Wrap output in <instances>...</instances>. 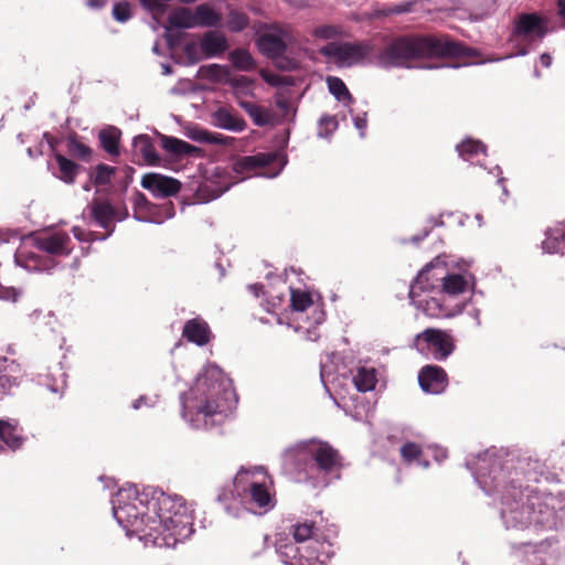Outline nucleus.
<instances>
[{"label":"nucleus","mask_w":565,"mask_h":565,"mask_svg":"<svg viewBox=\"0 0 565 565\" xmlns=\"http://www.w3.org/2000/svg\"><path fill=\"white\" fill-rule=\"evenodd\" d=\"M466 467L488 495H497L500 518L507 531L531 533L552 530L565 514V493H552L530 486L523 487L519 472L508 470L502 459L491 450L478 455Z\"/></svg>","instance_id":"f257e3e1"},{"label":"nucleus","mask_w":565,"mask_h":565,"mask_svg":"<svg viewBox=\"0 0 565 565\" xmlns=\"http://www.w3.org/2000/svg\"><path fill=\"white\" fill-rule=\"evenodd\" d=\"M113 513L126 534L138 536L146 546L174 547L193 532V508L183 497L157 488L120 489L113 500Z\"/></svg>","instance_id":"f03ea898"},{"label":"nucleus","mask_w":565,"mask_h":565,"mask_svg":"<svg viewBox=\"0 0 565 565\" xmlns=\"http://www.w3.org/2000/svg\"><path fill=\"white\" fill-rule=\"evenodd\" d=\"M180 399L184 420L192 428L210 429L222 424L236 403V394L231 379L217 365L207 364Z\"/></svg>","instance_id":"7ed1b4c3"},{"label":"nucleus","mask_w":565,"mask_h":565,"mask_svg":"<svg viewBox=\"0 0 565 565\" xmlns=\"http://www.w3.org/2000/svg\"><path fill=\"white\" fill-rule=\"evenodd\" d=\"M342 458L330 444L310 439L287 448L281 455L282 472L299 483L322 489L340 478Z\"/></svg>","instance_id":"20e7f679"},{"label":"nucleus","mask_w":565,"mask_h":565,"mask_svg":"<svg viewBox=\"0 0 565 565\" xmlns=\"http://www.w3.org/2000/svg\"><path fill=\"white\" fill-rule=\"evenodd\" d=\"M472 50L463 43L446 36H399L387 44L379 54L374 53V63L382 68L408 67L412 60L424 57L470 56Z\"/></svg>","instance_id":"39448f33"},{"label":"nucleus","mask_w":565,"mask_h":565,"mask_svg":"<svg viewBox=\"0 0 565 565\" xmlns=\"http://www.w3.org/2000/svg\"><path fill=\"white\" fill-rule=\"evenodd\" d=\"M273 481L263 467L242 468L233 480V490L222 489L217 501L224 505L226 513L238 518L244 511L242 503L268 512L276 504L271 491Z\"/></svg>","instance_id":"423d86ee"},{"label":"nucleus","mask_w":565,"mask_h":565,"mask_svg":"<svg viewBox=\"0 0 565 565\" xmlns=\"http://www.w3.org/2000/svg\"><path fill=\"white\" fill-rule=\"evenodd\" d=\"M32 247L24 242L14 254L15 263L29 271L51 273L58 266L56 257L68 256L73 250L70 235L62 231H46L31 235Z\"/></svg>","instance_id":"0eeeda50"},{"label":"nucleus","mask_w":565,"mask_h":565,"mask_svg":"<svg viewBox=\"0 0 565 565\" xmlns=\"http://www.w3.org/2000/svg\"><path fill=\"white\" fill-rule=\"evenodd\" d=\"M337 531L331 530L327 539L313 540L306 547L299 546L291 541L279 542L277 544V554L285 565H326L334 555L331 536H335Z\"/></svg>","instance_id":"6e6552de"},{"label":"nucleus","mask_w":565,"mask_h":565,"mask_svg":"<svg viewBox=\"0 0 565 565\" xmlns=\"http://www.w3.org/2000/svg\"><path fill=\"white\" fill-rule=\"evenodd\" d=\"M375 45L371 40L355 42H329L320 49L329 62L341 68L374 63Z\"/></svg>","instance_id":"1a4fd4ad"},{"label":"nucleus","mask_w":565,"mask_h":565,"mask_svg":"<svg viewBox=\"0 0 565 565\" xmlns=\"http://www.w3.org/2000/svg\"><path fill=\"white\" fill-rule=\"evenodd\" d=\"M414 348L428 360L445 361L455 350L452 338L445 331L427 328L414 338Z\"/></svg>","instance_id":"9d476101"},{"label":"nucleus","mask_w":565,"mask_h":565,"mask_svg":"<svg viewBox=\"0 0 565 565\" xmlns=\"http://www.w3.org/2000/svg\"><path fill=\"white\" fill-rule=\"evenodd\" d=\"M409 299L417 309L430 318H451L465 309L463 303L447 300L446 296H439L437 290L434 292L420 291V295L409 292Z\"/></svg>","instance_id":"9b49d317"},{"label":"nucleus","mask_w":565,"mask_h":565,"mask_svg":"<svg viewBox=\"0 0 565 565\" xmlns=\"http://www.w3.org/2000/svg\"><path fill=\"white\" fill-rule=\"evenodd\" d=\"M90 216L94 223L106 230L107 233L104 235H98L92 231H85L78 226H74L72 232L76 239L81 242H94V241H104L106 239L110 233L113 232V222H114V210L111 205L107 202H94L90 205Z\"/></svg>","instance_id":"f8f14e48"},{"label":"nucleus","mask_w":565,"mask_h":565,"mask_svg":"<svg viewBox=\"0 0 565 565\" xmlns=\"http://www.w3.org/2000/svg\"><path fill=\"white\" fill-rule=\"evenodd\" d=\"M446 268V265L438 258L431 260L416 276L409 288L411 294L420 295V291L434 292L440 289Z\"/></svg>","instance_id":"ddd939ff"},{"label":"nucleus","mask_w":565,"mask_h":565,"mask_svg":"<svg viewBox=\"0 0 565 565\" xmlns=\"http://www.w3.org/2000/svg\"><path fill=\"white\" fill-rule=\"evenodd\" d=\"M287 159L284 153L279 151L258 152L253 156H246L235 162L234 170L238 173L249 172L256 168L269 167L275 164L277 168L269 177H276L286 166Z\"/></svg>","instance_id":"4468645a"},{"label":"nucleus","mask_w":565,"mask_h":565,"mask_svg":"<svg viewBox=\"0 0 565 565\" xmlns=\"http://www.w3.org/2000/svg\"><path fill=\"white\" fill-rule=\"evenodd\" d=\"M287 40H289V35L286 31L278 25H270L258 36L257 46L265 56L277 58L285 53Z\"/></svg>","instance_id":"2eb2a0df"},{"label":"nucleus","mask_w":565,"mask_h":565,"mask_svg":"<svg viewBox=\"0 0 565 565\" xmlns=\"http://www.w3.org/2000/svg\"><path fill=\"white\" fill-rule=\"evenodd\" d=\"M141 186L157 198H167L177 194L181 183L174 178L150 172L142 175Z\"/></svg>","instance_id":"dca6fc26"},{"label":"nucleus","mask_w":565,"mask_h":565,"mask_svg":"<svg viewBox=\"0 0 565 565\" xmlns=\"http://www.w3.org/2000/svg\"><path fill=\"white\" fill-rule=\"evenodd\" d=\"M418 383L425 393L440 394L446 390L448 379L441 366L426 365L418 373Z\"/></svg>","instance_id":"f3484780"},{"label":"nucleus","mask_w":565,"mask_h":565,"mask_svg":"<svg viewBox=\"0 0 565 565\" xmlns=\"http://www.w3.org/2000/svg\"><path fill=\"white\" fill-rule=\"evenodd\" d=\"M23 380V372L15 361L0 356V397L10 395Z\"/></svg>","instance_id":"a211bd4d"},{"label":"nucleus","mask_w":565,"mask_h":565,"mask_svg":"<svg viewBox=\"0 0 565 565\" xmlns=\"http://www.w3.org/2000/svg\"><path fill=\"white\" fill-rule=\"evenodd\" d=\"M514 31L521 36L542 40L547 33V21L537 13H523L519 17Z\"/></svg>","instance_id":"6ab92c4d"},{"label":"nucleus","mask_w":565,"mask_h":565,"mask_svg":"<svg viewBox=\"0 0 565 565\" xmlns=\"http://www.w3.org/2000/svg\"><path fill=\"white\" fill-rule=\"evenodd\" d=\"M475 287V277L471 274L448 273L446 269L445 279L440 289L437 290L439 296L454 297L463 294L469 288Z\"/></svg>","instance_id":"aec40b11"},{"label":"nucleus","mask_w":565,"mask_h":565,"mask_svg":"<svg viewBox=\"0 0 565 565\" xmlns=\"http://www.w3.org/2000/svg\"><path fill=\"white\" fill-rule=\"evenodd\" d=\"M227 47L225 35L216 31L206 32L200 41V50L205 58L220 56Z\"/></svg>","instance_id":"412c9836"},{"label":"nucleus","mask_w":565,"mask_h":565,"mask_svg":"<svg viewBox=\"0 0 565 565\" xmlns=\"http://www.w3.org/2000/svg\"><path fill=\"white\" fill-rule=\"evenodd\" d=\"M182 334L188 341L203 347L210 341L211 331L204 320L194 318L186 321Z\"/></svg>","instance_id":"4be33fe9"},{"label":"nucleus","mask_w":565,"mask_h":565,"mask_svg":"<svg viewBox=\"0 0 565 565\" xmlns=\"http://www.w3.org/2000/svg\"><path fill=\"white\" fill-rule=\"evenodd\" d=\"M161 147L175 158L196 157L201 149L175 137L162 136Z\"/></svg>","instance_id":"5701e85b"},{"label":"nucleus","mask_w":565,"mask_h":565,"mask_svg":"<svg viewBox=\"0 0 565 565\" xmlns=\"http://www.w3.org/2000/svg\"><path fill=\"white\" fill-rule=\"evenodd\" d=\"M212 119L216 127L224 130L241 132L246 128L245 120L225 107L217 108L212 114Z\"/></svg>","instance_id":"b1692460"},{"label":"nucleus","mask_w":565,"mask_h":565,"mask_svg":"<svg viewBox=\"0 0 565 565\" xmlns=\"http://www.w3.org/2000/svg\"><path fill=\"white\" fill-rule=\"evenodd\" d=\"M565 249V221L555 227L547 228L545 239L542 242L544 254H558Z\"/></svg>","instance_id":"393cba45"},{"label":"nucleus","mask_w":565,"mask_h":565,"mask_svg":"<svg viewBox=\"0 0 565 565\" xmlns=\"http://www.w3.org/2000/svg\"><path fill=\"white\" fill-rule=\"evenodd\" d=\"M132 147L136 154L140 156L148 166H157L160 157L156 147L148 135H138L132 140Z\"/></svg>","instance_id":"a878e982"},{"label":"nucleus","mask_w":565,"mask_h":565,"mask_svg":"<svg viewBox=\"0 0 565 565\" xmlns=\"http://www.w3.org/2000/svg\"><path fill=\"white\" fill-rule=\"evenodd\" d=\"M194 26L215 28L221 24L222 15L209 4H199L193 11Z\"/></svg>","instance_id":"bb28decb"},{"label":"nucleus","mask_w":565,"mask_h":565,"mask_svg":"<svg viewBox=\"0 0 565 565\" xmlns=\"http://www.w3.org/2000/svg\"><path fill=\"white\" fill-rule=\"evenodd\" d=\"M377 374L374 367L361 366L353 376V384L359 392L366 393L375 388Z\"/></svg>","instance_id":"cd10ccee"},{"label":"nucleus","mask_w":565,"mask_h":565,"mask_svg":"<svg viewBox=\"0 0 565 565\" xmlns=\"http://www.w3.org/2000/svg\"><path fill=\"white\" fill-rule=\"evenodd\" d=\"M457 151L463 160L470 161L472 163L478 159L480 154H487L486 146L481 141L473 139L463 140L460 145L457 146Z\"/></svg>","instance_id":"c85d7f7f"},{"label":"nucleus","mask_w":565,"mask_h":565,"mask_svg":"<svg viewBox=\"0 0 565 565\" xmlns=\"http://www.w3.org/2000/svg\"><path fill=\"white\" fill-rule=\"evenodd\" d=\"M55 160L58 166V172L55 177L67 184L74 183L79 168L78 164L60 153L55 154Z\"/></svg>","instance_id":"c756f323"},{"label":"nucleus","mask_w":565,"mask_h":565,"mask_svg":"<svg viewBox=\"0 0 565 565\" xmlns=\"http://www.w3.org/2000/svg\"><path fill=\"white\" fill-rule=\"evenodd\" d=\"M168 22L171 28L175 29H193L194 18L193 11L189 8L180 7L170 12Z\"/></svg>","instance_id":"7c9ffc66"},{"label":"nucleus","mask_w":565,"mask_h":565,"mask_svg":"<svg viewBox=\"0 0 565 565\" xmlns=\"http://www.w3.org/2000/svg\"><path fill=\"white\" fill-rule=\"evenodd\" d=\"M0 440L11 450L20 448L23 443L18 427L6 420H0Z\"/></svg>","instance_id":"2f4dec72"},{"label":"nucleus","mask_w":565,"mask_h":565,"mask_svg":"<svg viewBox=\"0 0 565 565\" xmlns=\"http://www.w3.org/2000/svg\"><path fill=\"white\" fill-rule=\"evenodd\" d=\"M238 105L248 114L256 126L264 127L270 122L269 111L262 106L246 100H239Z\"/></svg>","instance_id":"473e14b6"},{"label":"nucleus","mask_w":565,"mask_h":565,"mask_svg":"<svg viewBox=\"0 0 565 565\" xmlns=\"http://www.w3.org/2000/svg\"><path fill=\"white\" fill-rule=\"evenodd\" d=\"M328 89L338 102L343 103L345 106L353 102V97L349 92L344 82L337 76L327 77Z\"/></svg>","instance_id":"72a5a7b5"},{"label":"nucleus","mask_w":565,"mask_h":565,"mask_svg":"<svg viewBox=\"0 0 565 565\" xmlns=\"http://www.w3.org/2000/svg\"><path fill=\"white\" fill-rule=\"evenodd\" d=\"M120 131L115 127H109L99 132V141L103 149L111 156L119 154Z\"/></svg>","instance_id":"f704fd0d"},{"label":"nucleus","mask_w":565,"mask_h":565,"mask_svg":"<svg viewBox=\"0 0 565 565\" xmlns=\"http://www.w3.org/2000/svg\"><path fill=\"white\" fill-rule=\"evenodd\" d=\"M401 456L404 461L412 463L416 461L419 466L427 468L429 466L427 460H420L423 454L422 448L418 444L407 441L401 447Z\"/></svg>","instance_id":"c9c22d12"},{"label":"nucleus","mask_w":565,"mask_h":565,"mask_svg":"<svg viewBox=\"0 0 565 565\" xmlns=\"http://www.w3.org/2000/svg\"><path fill=\"white\" fill-rule=\"evenodd\" d=\"M232 65L242 71H250L255 66V62L248 51L236 49L228 54Z\"/></svg>","instance_id":"e433bc0d"},{"label":"nucleus","mask_w":565,"mask_h":565,"mask_svg":"<svg viewBox=\"0 0 565 565\" xmlns=\"http://www.w3.org/2000/svg\"><path fill=\"white\" fill-rule=\"evenodd\" d=\"M116 172V168L100 163L96 166L94 172L90 174L92 181L95 185H107Z\"/></svg>","instance_id":"4c0bfd02"},{"label":"nucleus","mask_w":565,"mask_h":565,"mask_svg":"<svg viewBox=\"0 0 565 565\" xmlns=\"http://www.w3.org/2000/svg\"><path fill=\"white\" fill-rule=\"evenodd\" d=\"M292 536L298 544L309 541L308 545H310L313 540H319L313 532L312 524L308 522L295 524L292 526Z\"/></svg>","instance_id":"58836bf2"},{"label":"nucleus","mask_w":565,"mask_h":565,"mask_svg":"<svg viewBox=\"0 0 565 565\" xmlns=\"http://www.w3.org/2000/svg\"><path fill=\"white\" fill-rule=\"evenodd\" d=\"M290 302L295 311H305L312 305V298L309 292L290 288Z\"/></svg>","instance_id":"ea45409f"},{"label":"nucleus","mask_w":565,"mask_h":565,"mask_svg":"<svg viewBox=\"0 0 565 565\" xmlns=\"http://www.w3.org/2000/svg\"><path fill=\"white\" fill-rule=\"evenodd\" d=\"M249 19L247 14L237 10L228 12L227 29L232 32H241L248 26Z\"/></svg>","instance_id":"a19ab883"},{"label":"nucleus","mask_w":565,"mask_h":565,"mask_svg":"<svg viewBox=\"0 0 565 565\" xmlns=\"http://www.w3.org/2000/svg\"><path fill=\"white\" fill-rule=\"evenodd\" d=\"M67 150L72 156L82 160H88L92 154L90 148L75 138L68 140Z\"/></svg>","instance_id":"79ce46f5"},{"label":"nucleus","mask_w":565,"mask_h":565,"mask_svg":"<svg viewBox=\"0 0 565 565\" xmlns=\"http://www.w3.org/2000/svg\"><path fill=\"white\" fill-rule=\"evenodd\" d=\"M343 29L338 25H320L313 30V35L322 40H331L342 36Z\"/></svg>","instance_id":"37998d69"},{"label":"nucleus","mask_w":565,"mask_h":565,"mask_svg":"<svg viewBox=\"0 0 565 565\" xmlns=\"http://www.w3.org/2000/svg\"><path fill=\"white\" fill-rule=\"evenodd\" d=\"M338 128V121L334 116H322L319 120L318 136L328 138Z\"/></svg>","instance_id":"c03bdc74"},{"label":"nucleus","mask_w":565,"mask_h":565,"mask_svg":"<svg viewBox=\"0 0 565 565\" xmlns=\"http://www.w3.org/2000/svg\"><path fill=\"white\" fill-rule=\"evenodd\" d=\"M113 17L118 22H127L131 18V7L128 2H117L113 7Z\"/></svg>","instance_id":"a18cd8bd"},{"label":"nucleus","mask_w":565,"mask_h":565,"mask_svg":"<svg viewBox=\"0 0 565 565\" xmlns=\"http://www.w3.org/2000/svg\"><path fill=\"white\" fill-rule=\"evenodd\" d=\"M42 384L45 385L47 390L51 391L52 393L62 395L66 387L65 373L61 372L60 379L53 380V383H50L49 379L46 377V380Z\"/></svg>","instance_id":"49530a36"},{"label":"nucleus","mask_w":565,"mask_h":565,"mask_svg":"<svg viewBox=\"0 0 565 565\" xmlns=\"http://www.w3.org/2000/svg\"><path fill=\"white\" fill-rule=\"evenodd\" d=\"M142 4L153 13H162L166 11L171 0H140Z\"/></svg>","instance_id":"de8ad7c7"},{"label":"nucleus","mask_w":565,"mask_h":565,"mask_svg":"<svg viewBox=\"0 0 565 565\" xmlns=\"http://www.w3.org/2000/svg\"><path fill=\"white\" fill-rule=\"evenodd\" d=\"M21 296V291L13 287H6L0 284V299L17 301Z\"/></svg>","instance_id":"09e8293b"},{"label":"nucleus","mask_w":565,"mask_h":565,"mask_svg":"<svg viewBox=\"0 0 565 565\" xmlns=\"http://www.w3.org/2000/svg\"><path fill=\"white\" fill-rule=\"evenodd\" d=\"M232 85L234 87L236 98H239L238 87L245 88L246 93H250L252 81L246 76H239L233 79Z\"/></svg>","instance_id":"8fccbe9b"},{"label":"nucleus","mask_w":565,"mask_h":565,"mask_svg":"<svg viewBox=\"0 0 565 565\" xmlns=\"http://www.w3.org/2000/svg\"><path fill=\"white\" fill-rule=\"evenodd\" d=\"M353 124L355 128L360 131V136L363 138L365 136L366 129V114L353 116Z\"/></svg>","instance_id":"3c124183"},{"label":"nucleus","mask_w":565,"mask_h":565,"mask_svg":"<svg viewBox=\"0 0 565 565\" xmlns=\"http://www.w3.org/2000/svg\"><path fill=\"white\" fill-rule=\"evenodd\" d=\"M227 139H228V137H226L222 134L209 131V137L206 139V142L212 143V145H227Z\"/></svg>","instance_id":"603ef678"},{"label":"nucleus","mask_w":565,"mask_h":565,"mask_svg":"<svg viewBox=\"0 0 565 565\" xmlns=\"http://www.w3.org/2000/svg\"><path fill=\"white\" fill-rule=\"evenodd\" d=\"M18 233L11 230L0 228V244L9 243L11 239L17 238Z\"/></svg>","instance_id":"864d4df0"},{"label":"nucleus","mask_w":565,"mask_h":565,"mask_svg":"<svg viewBox=\"0 0 565 565\" xmlns=\"http://www.w3.org/2000/svg\"><path fill=\"white\" fill-rule=\"evenodd\" d=\"M209 137L207 130H196L191 135V138L193 140L200 141V142H206V139Z\"/></svg>","instance_id":"5fc2aeb1"},{"label":"nucleus","mask_w":565,"mask_h":565,"mask_svg":"<svg viewBox=\"0 0 565 565\" xmlns=\"http://www.w3.org/2000/svg\"><path fill=\"white\" fill-rule=\"evenodd\" d=\"M434 457L437 461H443L444 459L447 458V451L446 449L444 448H440V447H435L434 449Z\"/></svg>","instance_id":"6e6d98bb"},{"label":"nucleus","mask_w":565,"mask_h":565,"mask_svg":"<svg viewBox=\"0 0 565 565\" xmlns=\"http://www.w3.org/2000/svg\"><path fill=\"white\" fill-rule=\"evenodd\" d=\"M248 289L256 296L258 297L262 292H263V289H264V286L262 284H253V285H249L248 286Z\"/></svg>","instance_id":"4d7b16f0"},{"label":"nucleus","mask_w":565,"mask_h":565,"mask_svg":"<svg viewBox=\"0 0 565 565\" xmlns=\"http://www.w3.org/2000/svg\"><path fill=\"white\" fill-rule=\"evenodd\" d=\"M558 14L565 23V0H557Z\"/></svg>","instance_id":"13d9d810"},{"label":"nucleus","mask_w":565,"mask_h":565,"mask_svg":"<svg viewBox=\"0 0 565 565\" xmlns=\"http://www.w3.org/2000/svg\"><path fill=\"white\" fill-rule=\"evenodd\" d=\"M541 64L545 67H548L552 64V57L550 54L544 53L540 56Z\"/></svg>","instance_id":"bf43d9fd"},{"label":"nucleus","mask_w":565,"mask_h":565,"mask_svg":"<svg viewBox=\"0 0 565 565\" xmlns=\"http://www.w3.org/2000/svg\"><path fill=\"white\" fill-rule=\"evenodd\" d=\"M324 320V312L322 310H315V322L316 324L322 323Z\"/></svg>","instance_id":"052dcab7"},{"label":"nucleus","mask_w":565,"mask_h":565,"mask_svg":"<svg viewBox=\"0 0 565 565\" xmlns=\"http://www.w3.org/2000/svg\"><path fill=\"white\" fill-rule=\"evenodd\" d=\"M146 403V396H140L132 403V408L139 409Z\"/></svg>","instance_id":"680f3d73"},{"label":"nucleus","mask_w":565,"mask_h":565,"mask_svg":"<svg viewBox=\"0 0 565 565\" xmlns=\"http://www.w3.org/2000/svg\"><path fill=\"white\" fill-rule=\"evenodd\" d=\"M195 51V44L193 43H189L185 45L184 47V53L188 55V56H191L192 53Z\"/></svg>","instance_id":"e2e57ef3"},{"label":"nucleus","mask_w":565,"mask_h":565,"mask_svg":"<svg viewBox=\"0 0 565 565\" xmlns=\"http://www.w3.org/2000/svg\"><path fill=\"white\" fill-rule=\"evenodd\" d=\"M428 234H429V231H427V230H426V231L423 233V235H420V236H413V237H412V242H413V243H419V242H420V241H423L425 237H427V236H428Z\"/></svg>","instance_id":"0e129e2a"},{"label":"nucleus","mask_w":565,"mask_h":565,"mask_svg":"<svg viewBox=\"0 0 565 565\" xmlns=\"http://www.w3.org/2000/svg\"><path fill=\"white\" fill-rule=\"evenodd\" d=\"M493 170H495V171H497V174H498V177H499V178H498V183H499V184H503V182H504V178H503V177H501L502 171H501L500 167H498V166H497V167H494V169H493Z\"/></svg>","instance_id":"69168bd1"},{"label":"nucleus","mask_w":565,"mask_h":565,"mask_svg":"<svg viewBox=\"0 0 565 565\" xmlns=\"http://www.w3.org/2000/svg\"><path fill=\"white\" fill-rule=\"evenodd\" d=\"M473 319L476 320L477 324L480 326V311L478 309H475L471 313Z\"/></svg>","instance_id":"338daca9"},{"label":"nucleus","mask_w":565,"mask_h":565,"mask_svg":"<svg viewBox=\"0 0 565 565\" xmlns=\"http://www.w3.org/2000/svg\"><path fill=\"white\" fill-rule=\"evenodd\" d=\"M162 73L164 75H170L172 74V67L169 65V64H163L162 65Z\"/></svg>","instance_id":"774afa93"}]
</instances>
